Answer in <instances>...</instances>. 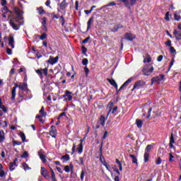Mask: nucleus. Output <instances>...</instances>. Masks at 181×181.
<instances>
[{"label":"nucleus","instance_id":"nucleus-1","mask_svg":"<svg viewBox=\"0 0 181 181\" xmlns=\"http://www.w3.org/2000/svg\"><path fill=\"white\" fill-rule=\"evenodd\" d=\"M15 13L17 15L16 18L11 19L9 23L14 30H19L21 26L23 25V22H22L23 17H22V12L19 9H16Z\"/></svg>","mask_w":181,"mask_h":181},{"label":"nucleus","instance_id":"nucleus-2","mask_svg":"<svg viewBox=\"0 0 181 181\" xmlns=\"http://www.w3.org/2000/svg\"><path fill=\"white\" fill-rule=\"evenodd\" d=\"M16 88H20V91H25L27 94L30 93V90L28 88V83H20L19 85L16 84L15 87H13L11 90V100H15L16 97Z\"/></svg>","mask_w":181,"mask_h":181},{"label":"nucleus","instance_id":"nucleus-3","mask_svg":"<svg viewBox=\"0 0 181 181\" xmlns=\"http://www.w3.org/2000/svg\"><path fill=\"white\" fill-rule=\"evenodd\" d=\"M153 72V66L152 64H146L143 68L144 76H150Z\"/></svg>","mask_w":181,"mask_h":181},{"label":"nucleus","instance_id":"nucleus-4","mask_svg":"<svg viewBox=\"0 0 181 181\" xmlns=\"http://www.w3.org/2000/svg\"><path fill=\"white\" fill-rule=\"evenodd\" d=\"M113 106H114V103L110 102L108 103L107 107V109L108 110L107 117H108V115H110V114H115V112H117V111L118 110V107L116 106L112 109Z\"/></svg>","mask_w":181,"mask_h":181},{"label":"nucleus","instance_id":"nucleus-5","mask_svg":"<svg viewBox=\"0 0 181 181\" xmlns=\"http://www.w3.org/2000/svg\"><path fill=\"white\" fill-rule=\"evenodd\" d=\"M48 71H49V69L47 68L35 70V72L40 76L41 80H43V75L45 76V77L47 76Z\"/></svg>","mask_w":181,"mask_h":181},{"label":"nucleus","instance_id":"nucleus-6","mask_svg":"<svg viewBox=\"0 0 181 181\" xmlns=\"http://www.w3.org/2000/svg\"><path fill=\"white\" fill-rule=\"evenodd\" d=\"M144 86H145V81H138L135 82L132 91H134V90H139V88H141V87H144Z\"/></svg>","mask_w":181,"mask_h":181},{"label":"nucleus","instance_id":"nucleus-7","mask_svg":"<svg viewBox=\"0 0 181 181\" xmlns=\"http://www.w3.org/2000/svg\"><path fill=\"white\" fill-rule=\"evenodd\" d=\"M120 2H123L124 5L126 6L127 8L129 6H132L136 4V0H119Z\"/></svg>","mask_w":181,"mask_h":181},{"label":"nucleus","instance_id":"nucleus-8","mask_svg":"<svg viewBox=\"0 0 181 181\" xmlns=\"http://www.w3.org/2000/svg\"><path fill=\"white\" fill-rule=\"evenodd\" d=\"M23 93H25V90H20L18 92V95H19V98H20L19 103L23 101V100H30L32 98V97L27 98Z\"/></svg>","mask_w":181,"mask_h":181},{"label":"nucleus","instance_id":"nucleus-9","mask_svg":"<svg viewBox=\"0 0 181 181\" xmlns=\"http://www.w3.org/2000/svg\"><path fill=\"white\" fill-rule=\"evenodd\" d=\"M49 135L52 138H56L57 136V129H56V127L51 126L50 131H49Z\"/></svg>","mask_w":181,"mask_h":181},{"label":"nucleus","instance_id":"nucleus-10","mask_svg":"<svg viewBox=\"0 0 181 181\" xmlns=\"http://www.w3.org/2000/svg\"><path fill=\"white\" fill-rule=\"evenodd\" d=\"M132 81H134V77H131L129 78L128 80H127L122 85V86L119 88V91H121V90H122V88L127 87L129 86V84L130 83H132Z\"/></svg>","mask_w":181,"mask_h":181},{"label":"nucleus","instance_id":"nucleus-11","mask_svg":"<svg viewBox=\"0 0 181 181\" xmlns=\"http://www.w3.org/2000/svg\"><path fill=\"white\" fill-rule=\"evenodd\" d=\"M42 176L45 177V179H48L49 177V172L47 170L46 168L44 167H41V172H40Z\"/></svg>","mask_w":181,"mask_h":181},{"label":"nucleus","instance_id":"nucleus-12","mask_svg":"<svg viewBox=\"0 0 181 181\" xmlns=\"http://www.w3.org/2000/svg\"><path fill=\"white\" fill-rule=\"evenodd\" d=\"M124 37L127 40H129L131 42L135 39L136 37L131 33H127L124 34Z\"/></svg>","mask_w":181,"mask_h":181},{"label":"nucleus","instance_id":"nucleus-13","mask_svg":"<svg viewBox=\"0 0 181 181\" xmlns=\"http://www.w3.org/2000/svg\"><path fill=\"white\" fill-rule=\"evenodd\" d=\"M69 6V3L66 1V0H63L59 4V8L62 11H65L66 8Z\"/></svg>","mask_w":181,"mask_h":181},{"label":"nucleus","instance_id":"nucleus-14","mask_svg":"<svg viewBox=\"0 0 181 181\" xmlns=\"http://www.w3.org/2000/svg\"><path fill=\"white\" fill-rule=\"evenodd\" d=\"M8 45L11 46V49H15V39L13 37H8Z\"/></svg>","mask_w":181,"mask_h":181},{"label":"nucleus","instance_id":"nucleus-15","mask_svg":"<svg viewBox=\"0 0 181 181\" xmlns=\"http://www.w3.org/2000/svg\"><path fill=\"white\" fill-rule=\"evenodd\" d=\"M38 156L40 157V158L41 159L43 163L46 162V156H45V154H43V152L42 151V150L38 151Z\"/></svg>","mask_w":181,"mask_h":181},{"label":"nucleus","instance_id":"nucleus-16","mask_svg":"<svg viewBox=\"0 0 181 181\" xmlns=\"http://www.w3.org/2000/svg\"><path fill=\"white\" fill-rule=\"evenodd\" d=\"M173 35L175 36L176 40H181V32L174 30Z\"/></svg>","mask_w":181,"mask_h":181},{"label":"nucleus","instance_id":"nucleus-17","mask_svg":"<svg viewBox=\"0 0 181 181\" xmlns=\"http://www.w3.org/2000/svg\"><path fill=\"white\" fill-rule=\"evenodd\" d=\"M107 81L111 84V86L115 87L116 90H118V85L117 84V82H115V80L107 78Z\"/></svg>","mask_w":181,"mask_h":181},{"label":"nucleus","instance_id":"nucleus-18","mask_svg":"<svg viewBox=\"0 0 181 181\" xmlns=\"http://www.w3.org/2000/svg\"><path fill=\"white\" fill-rule=\"evenodd\" d=\"M94 23V17H90L87 23V30L91 29V24Z\"/></svg>","mask_w":181,"mask_h":181},{"label":"nucleus","instance_id":"nucleus-19","mask_svg":"<svg viewBox=\"0 0 181 181\" xmlns=\"http://www.w3.org/2000/svg\"><path fill=\"white\" fill-rule=\"evenodd\" d=\"M48 62L50 64H56V63L59 62V57H56L55 58H51L49 59Z\"/></svg>","mask_w":181,"mask_h":181},{"label":"nucleus","instance_id":"nucleus-20","mask_svg":"<svg viewBox=\"0 0 181 181\" xmlns=\"http://www.w3.org/2000/svg\"><path fill=\"white\" fill-rule=\"evenodd\" d=\"M15 166H16V159L13 163H10L9 165V169L11 172H13V170H15Z\"/></svg>","mask_w":181,"mask_h":181},{"label":"nucleus","instance_id":"nucleus-21","mask_svg":"<svg viewBox=\"0 0 181 181\" xmlns=\"http://www.w3.org/2000/svg\"><path fill=\"white\" fill-rule=\"evenodd\" d=\"M5 141V132L4 130L0 131V144Z\"/></svg>","mask_w":181,"mask_h":181},{"label":"nucleus","instance_id":"nucleus-22","mask_svg":"<svg viewBox=\"0 0 181 181\" xmlns=\"http://www.w3.org/2000/svg\"><path fill=\"white\" fill-rule=\"evenodd\" d=\"M152 148H153V146L151 144L147 145V146L146 147L144 153H151V151L152 150Z\"/></svg>","mask_w":181,"mask_h":181},{"label":"nucleus","instance_id":"nucleus-23","mask_svg":"<svg viewBox=\"0 0 181 181\" xmlns=\"http://www.w3.org/2000/svg\"><path fill=\"white\" fill-rule=\"evenodd\" d=\"M76 151L78 153L81 155V153H83V143H81L78 144V148H76Z\"/></svg>","mask_w":181,"mask_h":181},{"label":"nucleus","instance_id":"nucleus-24","mask_svg":"<svg viewBox=\"0 0 181 181\" xmlns=\"http://www.w3.org/2000/svg\"><path fill=\"white\" fill-rule=\"evenodd\" d=\"M173 144H175V138L173 137V134H172L170 137V148H173Z\"/></svg>","mask_w":181,"mask_h":181},{"label":"nucleus","instance_id":"nucleus-25","mask_svg":"<svg viewBox=\"0 0 181 181\" xmlns=\"http://www.w3.org/2000/svg\"><path fill=\"white\" fill-rule=\"evenodd\" d=\"M122 27V25H115V27L113 28H111L110 30L111 32L115 33V32H118V29H121Z\"/></svg>","mask_w":181,"mask_h":181},{"label":"nucleus","instance_id":"nucleus-26","mask_svg":"<svg viewBox=\"0 0 181 181\" xmlns=\"http://www.w3.org/2000/svg\"><path fill=\"white\" fill-rule=\"evenodd\" d=\"M174 19L175 21H180L181 19L180 13L175 12L174 13Z\"/></svg>","mask_w":181,"mask_h":181},{"label":"nucleus","instance_id":"nucleus-27","mask_svg":"<svg viewBox=\"0 0 181 181\" xmlns=\"http://www.w3.org/2000/svg\"><path fill=\"white\" fill-rule=\"evenodd\" d=\"M40 114H41V116L42 117H46L47 115V113L46 112H45V107H42L40 110Z\"/></svg>","mask_w":181,"mask_h":181},{"label":"nucleus","instance_id":"nucleus-28","mask_svg":"<svg viewBox=\"0 0 181 181\" xmlns=\"http://www.w3.org/2000/svg\"><path fill=\"white\" fill-rule=\"evenodd\" d=\"M152 61V59L151 58V56L146 55V58L144 60V63H151Z\"/></svg>","mask_w":181,"mask_h":181},{"label":"nucleus","instance_id":"nucleus-29","mask_svg":"<svg viewBox=\"0 0 181 181\" xmlns=\"http://www.w3.org/2000/svg\"><path fill=\"white\" fill-rule=\"evenodd\" d=\"M130 158H132V163H138V159L135 156L131 154Z\"/></svg>","mask_w":181,"mask_h":181},{"label":"nucleus","instance_id":"nucleus-30","mask_svg":"<svg viewBox=\"0 0 181 181\" xmlns=\"http://www.w3.org/2000/svg\"><path fill=\"white\" fill-rule=\"evenodd\" d=\"M100 119V124L102 125V127H104V125H105V117L102 115Z\"/></svg>","mask_w":181,"mask_h":181},{"label":"nucleus","instance_id":"nucleus-31","mask_svg":"<svg viewBox=\"0 0 181 181\" xmlns=\"http://www.w3.org/2000/svg\"><path fill=\"white\" fill-rule=\"evenodd\" d=\"M136 126H137L139 128H142V124H143L142 120L137 119L136 120Z\"/></svg>","mask_w":181,"mask_h":181},{"label":"nucleus","instance_id":"nucleus-32","mask_svg":"<svg viewBox=\"0 0 181 181\" xmlns=\"http://www.w3.org/2000/svg\"><path fill=\"white\" fill-rule=\"evenodd\" d=\"M115 5H117V4H115V2H114V1H112V2L109 3L108 4H106L104 6H103L101 8V9H103V8H107L108 6H115Z\"/></svg>","mask_w":181,"mask_h":181},{"label":"nucleus","instance_id":"nucleus-33","mask_svg":"<svg viewBox=\"0 0 181 181\" xmlns=\"http://www.w3.org/2000/svg\"><path fill=\"white\" fill-rule=\"evenodd\" d=\"M144 162L145 163H146V162L149 160V153H144Z\"/></svg>","mask_w":181,"mask_h":181},{"label":"nucleus","instance_id":"nucleus-34","mask_svg":"<svg viewBox=\"0 0 181 181\" xmlns=\"http://www.w3.org/2000/svg\"><path fill=\"white\" fill-rule=\"evenodd\" d=\"M61 159H63L64 160H65V162H67L70 160V156H69V154H66L65 156H63Z\"/></svg>","mask_w":181,"mask_h":181},{"label":"nucleus","instance_id":"nucleus-35","mask_svg":"<svg viewBox=\"0 0 181 181\" xmlns=\"http://www.w3.org/2000/svg\"><path fill=\"white\" fill-rule=\"evenodd\" d=\"M51 178L52 181H57V180L56 179V175L54 174V171H53L52 170H51Z\"/></svg>","mask_w":181,"mask_h":181},{"label":"nucleus","instance_id":"nucleus-36","mask_svg":"<svg viewBox=\"0 0 181 181\" xmlns=\"http://www.w3.org/2000/svg\"><path fill=\"white\" fill-rule=\"evenodd\" d=\"M23 168L24 170H30V167L26 163H23Z\"/></svg>","mask_w":181,"mask_h":181},{"label":"nucleus","instance_id":"nucleus-37","mask_svg":"<svg viewBox=\"0 0 181 181\" xmlns=\"http://www.w3.org/2000/svg\"><path fill=\"white\" fill-rule=\"evenodd\" d=\"M38 11V13L40 15H43V13H46V12L45 11V10H43V7H40L37 8Z\"/></svg>","mask_w":181,"mask_h":181},{"label":"nucleus","instance_id":"nucleus-38","mask_svg":"<svg viewBox=\"0 0 181 181\" xmlns=\"http://www.w3.org/2000/svg\"><path fill=\"white\" fill-rule=\"evenodd\" d=\"M20 136H21L23 142H25V141L26 140V136L25 135V134L23 132H21Z\"/></svg>","mask_w":181,"mask_h":181},{"label":"nucleus","instance_id":"nucleus-39","mask_svg":"<svg viewBox=\"0 0 181 181\" xmlns=\"http://www.w3.org/2000/svg\"><path fill=\"white\" fill-rule=\"evenodd\" d=\"M160 78L159 77H154L151 79V84H153V83H158Z\"/></svg>","mask_w":181,"mask_h":181},{"label":"nucleus","instance_id":"nucleus-40","mask_svg":"<svg viewBox=\"0 0 181 181\" xmlns=\"http://www.w3.org/2000/svg\"><path fill=\"white\" fill-rule=\"evenodd\" d=\"M13 146L22 145V142L14 140V141H13Z\"/></svg>","mask_w":181,"mask_h":181},{"label":"nucleus","instance_id":"nucleus-41","mask_svg":"<svg viewBox=\"0 0 181 181\" xmlns=\"http://www.w3.org/2000/svg\"><path fill=\"white\" fill-rule=\"evenodd\" d=\"M47 37V34L43 33L42 35L40 37V40H45Z\"/></svg>","mask_w":181,"mask_h":181},{"label":"nucleus","instance_id":"nucleus-42","mask_svg":"<svg viewBox=\"0 0 181 181\" xmlns=\"http://www.w3.org/2000/svg\"><path fill=\"white\" fill-rule=\"evenodd\" d=\"M82 64L83 66H87V64H88V59L87 58H84L83 60H82Z\"/></svg>","mask_w":181,"mask_h":181},{"label":"nucleus","instance_id":"nucleus-43","mask_svg":"<svg viewBox=\"0 0 181 181\" xmlns=\"http://www.w3.org/2000/svg\"><path fill=\"white\" fill-rule=\"evenodd\" d=\"M36 118H37V119H39V121H40V122H41V124H43L44 120H43V119H42V118H43V116H42V115H37Z\"/></svg>","mask_w":181,"mask_h":181},{"label":"nucleus","instance_id":"nucleus-44","mask_svg":"<svg viewBox=\"0 0 181 181\" xmlns=\"http://www.w3.org/2000/svg\"><path fill=\"white\" fill-rule=\"evenodd\" d=\"M0 110H3L4 112H7L8 109L5 107V105H0Z\"/></svg>","mask_w":181,"mask_h":181},{"label":"nucleus","instance_id":"nucleus-45","mask_svg":"<svg viewBox=\"0 0 181 181\" xmlns=\"http://www.w3.org/2000/svg\"><path fill=\"white\" fill-rule=\"evenodd\" d=\"M29 156V153H28V151H25L23 155H21V158H28Z\"/></svg>","mask_w":181,"mask_h":181},{"label":"nucleus","instance_id":"nucleus-46","mask_svg":"<svg viewBox=\"0 0 181 181\" xmlns=\"http://www.w3.org/2000/svg\"><path fill=\"white\" fill-rule=\"evenodd\" d=\"M160 163H162V160L160 159V157H158L157 160H156V164L160 165Z\"/></svg>","mask_w":181,"mask_h":181},{"label":"nucleus","instance_id":"nucleus-47","mask_svg":"<svg viewBox=\"0 0 181 181\" xmlns=\"http://www.w3.org/2000/svg\"><path fill=\"white\" fill-rule=\"evenodd\" d=\"M83 70H84V71L86 73V75L88 76V74L90 73V69H88V68L87 66H85L83 68Z\"/></svg>","mask_w":181,"mask_h":181},{"label":"nucleus","instance_id":"nucleus-48","mask_svg":"<svg viewBox=\"0 0 181 181\" xmlns=\"http://www.w3.org/2000/svg\"><path fill=\"white\" fill-rule=\"evenodd\" d=\"M165 45H166V46H168V47H172V41L170 40H168Z\"/></svg>","mask_w":181,"mask_h":181},{"label":"nucleus","instance_id":"nucleus-49","mask_svg":"<svg viewBox=\"0 0 181 181\" xmlns=\"http://www.w3.org/2000/svg\"><path fill=\"white\" fill-rule=\"evenodd\" d=\"M170 52L172 54H173V53H176V49H175V47H170Z\"/></svg>","mask_w":181,"mask_h":181},{"label":"nucleus","instance_id":"nucleus-50","mask_svg":"<svg viewBox=\"0 0 181 181\" xmlns=\"http://www.w3.org/2000/svg\"><path fill=\"white\" fill-rule=\"evenodd\" d=\"M151 112H152V107L148 109V114H147V119L151 118Z\"/></svg>","mask_w":181,"mask_h":181},{"label":"nucleus","instance_id":"nucleus-51","mask_svg":"<svg viewBox=\"0 0 181 181\" xmlns=\"http://www.w3.org/2000/svg\"><path fill=\"white\" fill-rule=\"evenodd\" d=\"M66 97L67 98H66L65 100H68V101H71L73 100V96H71V94H68Z\"/></svg>","mask_w":181,"mask_h":181},{"label":"nucleus","instance_id":"nucleus-52","mask_svg":"<svg viewBox=\"0 0 181 181\" xmlns=\"http://www.w3.org/2000/svg\"><path fill=\"white\" fill-rule=\"evenodd\" d=\"M64 170L65 172H66V173H69V172H70V167L69 165H66L64 168Z\"/></svg>","mask_w":181,"mask_h":181},{"label":"nucleus","instance_id":"nucleus-53","mask_svg":"<svg viewBox=\"0 0 181 181\" xmlns=\"http://www.w3.org/2000/svg\"><path fill=\"white\" fill-rule=\"evenodd\" d=\"M81 49H82V53L83 54H86V53H87V48L86 47H82Z\"/></svg>","mask_w":181,"mask_h":181},{"label":"nucleus","instance_id":"nucleus-54","mask_svg":"<svg viewBox=\"0 0 181 181\" xmlns=\"http://www.w3.org/2000/svg\"><path fill=\"white\" fill-rule=\"evenodd\" d=\"M107 136H108V132L105 131L104 132L103 136V139H106Z\"/></svg>","mask_w":181,"mask_h":181},{"label":"nucleus","instance_id":"nucleus-55","mask_svg":"<svg viewBox=\"0 0 181 181\" xmlns=\"http://www.w3.org/2000/svg\"><path fill=\"white\" fill-rule=\"evenodd\" d=\"M46 22H47L46 17H44V18H42V26L46 25Z\"/></svg>","mask_w":181,"mask_h":181},{"label":"nucleus","instance_id":"nucleus-56","mask_svg":"<svg viewBox=\"0 0 181 181\" xmlns=\"http://www.w3.org/2000/svg\"><path fill=\"white\" fill-rule=\"evenodd\" d=\"M64 115H66V112H62L61 114H59V116L58 117L57 119H60L62 117H64Z\"/></svg>","mask_w":181,"mask_h":181},{"label":"nucleus","instance_id":"nucleus-57","mask_svg":"<svg viewBox=\"0 0 181 181\" xmlns=\"http://www.w3.org/2000/svg\"><path fill=\"white\" fill-rule=\"evenodd\" d=\"M165 19L167 21H169L170 19L169 18V12H167L165 13Z\"/></svg>","mask_w":181,"mask_h":181},{"label":"nucleus","instance_id":"nucleus-58","mask_svg":"<svg viewBox=\"0 0 181 181\" xmlns=\"http://www.w3.org/2000/svg\"><path fill=\"white\" fill-rule=\"evenodd\" d=\"M162 60H163V56H162V55L158 56L157 58V61L162 62Z\"/></svg>","mask_w":181,"mask_h":181},{"label":"nucleus","instance_id":"nucleus-59","mask_svg":"<svg viewBox=\"0 0 181 181\" xmlns=\"http://www.w3.org/2000/svg\"><path fill=\"white\" fill-rule=\"evenodd\" d=\"M69 94H71V92L69 91V90H66L65 91V94L63 95V97H67L69 95Z\"/></svg>","mask_w":181,"mask_h":181},{"label":"nucleus","instance_id":"nucleus-60","mask_svg":"<svg viewBox=\"0 0 181 181\" xmlns=\"http://www.w3.org/2000/svg\"><path fill=\"white\" fill-rule=\"evenodd\" d=\"M6 53L7 54H12V49H11V48H7Z\"/></svg>","mask_w":181,"mask_h":181},{"label":"nucleus","instance_id":"nucleus-61","mask_svg":"<svg viewBox=\"0 0 181 181\" xmlns=\"http://www.w3.org/2000/svg\"><path fill=\"white\" fill-rule=\"evenodd\" d=\"M45 5L46 6L52 8V7L50 6V0H47V1L45 2Z\"/></svg>","mask_w":181,"mask_h":181},{"label":"nucleus","instance_id":"nucleus-62","mask_svg":"<svg viewBox=\"0 0 181 181\" xmlns=\"http://www.w3.org/2000/svg\"><path fill=\"white\" fill-rule=\"evenodd\" d=\"M88 40H90V37H88L85 40H83L82 41V43L86 44V43H87V42H88Z\"/></svg>","mask_w":181,"mask_h":181},{"label":"nucleus","instance_id":"nucleus-63","mask_svg":"<svg viewBox=\"0 0 181 181\" xmlns=\"http://www.w3.org/2000/svg\"><path fill=\"white\" fill-rule=\"evenodd\" d=\"M81 180H84V171L82 170L81 173Z\"/></svg>","mask_w":181,"mask_h":181},{"label":"nucleus","instance_id":"nucleus-64","mask_svg":"<svg viewBox=\"0 0 181 181\" xmlns=\"http://www.w3.org/2000/svg\"><path fill=\"white\" fill-rule=\"evenodd\" d=\"M2 6H5L6 5V0H1Z\"/></svg>","mask_w":181,"mask_h":181}]
</instances>
